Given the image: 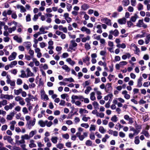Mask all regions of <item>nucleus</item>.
Segmentation results:
<instances>
[{
  "instance_id": "obj_1",
  "label": "nucleus",
  "mask_w": 150,
  "mask_h": 150,
  "mask_svg": "<svg viewBox=\"0 0 150 150\" xmlns=\"http://www.w3.org/2000/svg\"><path fill=\"white\" fill-rule=\"evenodd\" d=\"M35 122L36 119L35 118H33V120H30L29 121L27 122L26 124V126L27 128L29 129H30L32 127L35 125Z\"/></svg>"
},
{
  "instance_id": "obj_2",
  "label": "nucleus",
  "mask_w": 150,
  "mask_h": 150,
  "mask_svg": "<svg viewBox=\"0 0 150 150\" xmlns=\"http://www.w3.org/2000/svg\"><path fill=\"white\" fill-rule=\"evenodd\" d=\"M101 21L103 23H105L108 26H111L112 23L111 20L106 17H102L101 18Z\"/></svg>"
},
{
  "instance_id": "obj_3",
  "label": "nucleus",
  "mask_w": 150,
  "mask_h": 150,
  "mask_svg": "<svg viewBox=\"0 0 150 150\" xmlns=\"http://www.w3.org/2000/svg\"><path fill=\"white\" fill-rule=\"evenodd\" d=\"M130 48L134 51L135 53L138 54L140 53V50L137 46L134 44L132 43L131 45Z\"/></svg>"
},
{
  "instance_id": "obj_4",
  "label": "nucleus",
  "mask_w": 150,
  "mask_h": 150,
  "mask_svg": "<svg viewBox=\"0 0 150 150\" xmlns=\"http://www.w3.org/2000/svg\"><path fill=\"white\" fill-rule=\"evenodd\" d=\"M13 98V96L12 95L1 94V99H5L9 100L11 99H12Z\"/></svg>"
},
{
  "instance_id": "obj_5",
  "label": "nucleus",
  "mask_w": 150,
  "mask_h": 150,
  "mask_svg": "<svg viewBox=\"0 0 150 150\" xmlns=\"http://www.w3.org/2000/svg\"><path fill=\"white\" fill-rule=\"evenodd\" d=\"M124 117L125 120L128 121L129 124H132L133 123L134 120L133 118L130 117L128 115H125L124 116Z\"/></svg>"
},
{
  "instance_id": "obj_6",
  "label": "nucleus",
  "mask_w": 150,
  "mask_h": 150,
  "mask_svg": "<svg viewBox=\"0 0 150 150\" xmlns=\"http://www.w3.org/2000/svg\"><path fill=\"white\" fill-rule=\"evenodd\" d=\"M41 98L45 100H47L49 99L47 96L45 94L44 91H41Z\"/></svg>"
},
{
  "instance_id": "obj_7",
  "label": "nucleus",
  "mask_w": 150,
  "mask_h": 150,
  "mask_svg": "<svg viewBox=\"0 0 150 150\" xmlns=\"http://www.w3.org/2000/svg\"><path fill=\"white\" fill-rule=\"evenodd\" d=\"M80 30L83 32H85L87 34L90 35L91 33L90 30L85 26H83L81 27Z\"/></svg>"
},
{
  "instance_id": "obj_8",
  "label": "nucleus",
  "mask_w": 150,
  "mask_h": 150,
  "mask_svg": "<svg viewBox=\"0 0 150 150\" xmlns=\"http://www.w3.org/2000/svg\"><path fill=\"white\" fill-rule=\"evenodd\" d=\"M13 23L15 25V26L12 28H9L8 29V32L9 33H11L12 32L15 31L16 28V26L17 25V23L14 21L13 22Z\"/></svg>"
},
{
  "instance_id": "obj_9",
  "label": "nucleus",
  "mask_w": 150,
  "mask_h": 150,
  "mask_svg": "<svg viewBox=\"0 0 150 150\" xmlns=\"http://www.w3.org/2000/svg\"><path fill=\"white\" fill-rule=\"evenodd\" d=\"M15 104L14 103H10L9 105H6L4 107V109L6 111H8L9 110H11L14 107Z\"/></svg>"
},
{
  "instance_id": "obj_10",
  "label": "nucleus",
  "mask_w": 150,
  "mask_h": 150,
  "mask_svg": "<svg viewBox=\"0 0 150 150\" xmlns=\"http://www.w3.org/2000/svg\"><path fill=\"white\" fill-rule=\"evenodd\" d=\"M109 33L110 34H112L115 37L118 36L119 34V32L117 29H115L114 30H111L109 31Z\"/></svg>"
},
{
  "instance_id": "obj_11",
  "label": "nucleus",
  "mask_w": 150,
  "mask_h": 150,
  "mask_svg": "<svg viewBox=\"0 0 150 150\" xmlns=\"http://www.w3.org/2000/svg\"><path fill=\"white\" fill-rule=\"evenodd\" d=\"M48 122V121L45 120L43 121L42 120H40L38 122V124L42 127H44L45 126L46 124Z\"/></svg>"
},
{
  "instance_id": "obj_12",
  "label": "nucleus",
  "mask_w": 150,
  "mask_h": 150,
  "mask_svg": "<svg viewBox=\"0 0 150 150\" xmlns=\"http://www.w3.org/2000/svg\"><path fill=\"white\" fill-rule=\"evenodd\" d=\"M88 136V133L87 132H84L83 133V135H81L78 137L80 141H83L85 137Z\"/></svg>"
},
{
  "instance_id": "obj_13",
  "label": "nucleus",
  "mask_w": 150,
  "mask_h": 150,
  "mask_svg": "<svg viewBox=\"0 0 150 150\" xmlns=\"http://www.w3.org/2000/svg\"><path fill=\"white\" fill-rule=\"evenodd\" d=\"M16 124V122L15 120H13L10 122V129L11 130L13 131L14 129L15 125Z\"/></svg>"
},
{
  "instance_id": "obj_14",
  "label": "nucleus",
  "mask_w": 150,
  "mask_h": 150,
  "mask_svg": "<svg viewBox=\"0 0 150 150\" xmlns=\"http://www.w3.org/2000/svg\"><path fill=\"white\" fill-rule=\"evenodd\" d=\"M27 72V77L33 76H35L34 74L32 73L29 68H27L26 69Z\"/></svg>"
},
{
  "instance_id": "obj_15",
  "label": "nucleus",
  "mask_w": 150,
  "mask_h": 150,
  "mask_svg": "<svg viewBox=\"0 0 150 150\" xmlns=\"http://www.w3.org/2000/svg\"><path fill=\"white\" fill-rule=\"evenodd\" d=\"M112 89L111 83H108L105 86V91L106 92H108Z\"/></svg>"
},
{
  "instance_id": "obj_16",
  "label": "nucleus",
  "mask_w": 150,
  "mask_h": 150,
  "mask_svg": "<svg viewBox=\"0 0 150 150\" xmlns=\"http://www.w3.org/2000/svg\"><path fill=\"white\" fill-rule=\"evenodd\" d=\"M17 8H20L21 9V12H24L26 11V9L25 7L22 6L20 5H17Z\"/></svg>"
},
{
  "instance_id": "obj_17",
  "label": "nucleus",
  "mask_w": 150,
  "mask_h": 150,
  "mask_svg": "<svg viewBox=\"0 0 150 150\" xmlns=\"http://www.w3.org/2000/svg\"><path fill=\"white\" fill-rule=\"evenodd\" d=\"M79 98V96L73 95L71 97V102L72 103H75V100L78 99Z\"/></svg>"
},
{
  "instance_id": "obj_18",
  "label": "nucleus",
  "mask_w": 150,
  "mask_h": 150,
  "mask_svg": "<svg viewBox=\"0 0 150 150\" xmlns=\"http://www.w3.org/2000/svg\"><path fill=\"white\" fill-rule=\"evenodd\" d=\"M13 39L18 43H21L22 39L21 38L19 37L18 36L16 35L13 37Z\"/></svg>"
},
{
  "instance_id": "obj_19",
  "label": "nucleus",
  "mask_w": 150,
  "mask_h": 150,
  "mask_svg": "<svg viewBox=\"0 0 150 150\" xmlns=\"http://www.w3.org/2000/svg\"><path fill=\"white\" fill-rule=\"evenodd\" d=\"M126 19L125 18H122L118 20V23L120 24H125L126 23Z\"/></svg>"
},
{
  "instance_id": "obj_20",
  "label": "nucleus",
  "mask_w": 150,
  "mask_h": 150,
  "mask_svg": "<svg viewBox=\"0 0 150 150\" xmlns=\"http://www.w3.org/2000/svg\"><path fill=\"white\" fill-rule=\"evenodd\" d=\"M53 42L52 40L49 41L48 42V48L49 49H53L54 48V47L52 46L53 44Z\"/></svg>"
},
{
  "instance_id": "obj_21",
  "label": "nucleus",
  "mask_w": 150,
  "mask_h": 150,
  "mask_svg": "<svg viewBox=\"0 0 150 150\" xmlns=\"http://www.w3.org/2000/svg\"><path fill=\"white\" fill-rule=\"evenodd\" d=\"M122 4L124 6H128L130 3L129 0H123L122 1Z\"/></svg>"
},
{
  "instance_id": "obj_22",
  "label": "nucleus",
  "mask_w": 150,
  "mask_h": 150,
  "mask_svg": "<svg viewBox=\"0 0 150 150\" xmlns=\"http://www.w3.org/2000/svg\"><path fill=\"white\" fill-rule=\"evenodd\" d=\"M23 45L27 49H29L31 46V44L30 42H26L23 43Z\"/></svg>"
},
{
  "instance_id": "obj_23",
  "label": "nucleus",
  "mask_w": 150,
  "mask_h": 150,
  "mask_svg": "<svg viewBox=\"0 0 150 150\" xmlns=\"http://www.w3.org/2000/svg\"><path fill=\"white\" fill-rule=\"evenodd\" d=\"M7 104V100H3L0 101V108L2 107V106L6 105Z\"/></svg>"
},
{
  "instance_id": "obj_24",
  "label": "nucleus",
  "mask_w": 150,
  "mask_h": 150,
  "mask_svg": "<svg viewBox=\"0 0 150 150\" xmlns=\"http://www.w3.org/2000/svg\"><path fill=\"white\" fill-rule=\"evenodd\" d=\"M110 120L113 122H116L118 120V118L117 116L115 115L111 117Z\"/></svg>"
},
{
  "instance_id": "obj_25",
  "label": "nucleus",
  "mask_w": 150,
  "mask_h": 150,
  "mask_svg": "<svg viewBox=\"0 0 150 150\" xmlns=\"http://www.w3.org/2000/svg\"><path fill=\"white\" fill-rule=\"evenodd\" d=\"M90 99L91 100L94 101L96 100V98L95 96V93L94 92H92L90 94Z\"/></svg>"
},
{
  "instance_id": "obj_26",
  "label": "nucleus",
  "mask_w": 150,
  "mask_h": 150,
  "mask_svg": "<svg viewBox=\"0 0 150 150\" xmlns=\"http://www.w3.org/2000/svg\"><path fill=\"white\" fill-rule=\"evenodd\" d=\"M58 138L57 137H52L51 139L52 142L54 144H56L57 142Z\"/></svg>"
},
{
  "instance_id": "obj_27",
  "label": "nucleus",
  "mask_w": 150,
  "mask_h": 150,
  "mask_svg": "<svg viewBox=\"0 0 150 150\" xmlns=\"http://www.w3.org/2000/svg\"><path fill=\"white\" fill-rule=\"evenodd\" d=\"M96 28L98 29L97 32L99 33H101L102 32L101 25H98L96 26Z\"/></svg>"
},
{
  "instance_id": "obj_28",
  "label": "nucleus",
  "mask_w": 150,
  "mask_h": 150,
  "mask_svg": "<svg viewBox=\"0 0 150 150\" xmlns=\"http://www.w3.org/2000/svg\"><path fill=\"white\" fill-rule=\"evenodd\" d=\"M90 39L89 36L87 35L85 37H83L81 39V41L83 42H86L87 40H89Z\"/></svg>"
},
{
  "instance_id": "obj_29",
  "label": "nucleus",
  "mask_w": 150,
  "mask_h": 150,
  "mask_svg": "<svg viewBox=\"0 0 150 150\" xmlns=\"http://www.w3.org/2000/svg\"><path fill=\"white\" fill-rule=\"evenodd\" d=\"M62 68L64 70L66 71L69 72L70 71V69L66 65H64L62 67Z\"/></svg>"
},
{
  "instance_id": "obj_30",
  "label": "nucleus",
  "mask_w": 150,
  "mask_h": 150,
  "mask_svg": "<svg viewBox=\"0 0 150 150\" xmlns=\"http://www.w3.org/2000/svg\"><path fill=\"white\" fill-rule=\"evenodd\" d=\"M139 17L137 15V14H135L134 16L131 17L130 19V20L131 21L134 22L136 21L137 19Z\"/></svg>"
},
{
  "instance_id": "obj_31",
  "label": "nucleus",
  "mask_w": 150,
  "mask_h": 150,
  "mask_svg": "<svg viewBox=\"0 0 150 150\" xmlns=\"http://www.w3.org/2000/svg\"><path fill=\"white\" fill-rule=\"evenodd\" d=\"M22 88H19L18 90H14V94L17 95H19L20 93H21L22 91Z\"/></svg>"
},
{
  "instance_id": "obj_32",
  "label": "nucleus",
  "mask_w": 150,
  "mask_h": 150,
  "mask_svg": "<svg viewBox=\"0 0 150 150\" xmlns=\"http://www.w3.org/2000/svg\"><path fill=\"white\" fill-rule=\"evenodd\" d=\"M35 52L37 53V56H41L42 54L40 52V48H36L35 49Z\"/></svg>"
},
{
  "instance_id": "obj_33",
  "label": "nucleus",
  "mask_w": 150,
  "mask_h": 150,
  "mask_svg": "<svg viewBox=\"0 0 150 150\" xmlns=\"http://www.w3.org/2000/svg\"><path fill=\"white\" fill-rule=\"evenodd\" d=\"M92 90V88L90 86H88L86 87V89L85 91L84 92L86 94H88L89 93L90 91Z\"/></svg>"
},
{
  "instance_id": "obj_34",
  "label": "nucleus",
  "mask_w": 150,
  "mask_h": 150,
  "mask_svg": "<svg viewBox=\"0 0 150 150\" xmlns=\"http://www.w3.org/2000/svg\"><path fill=\"white\" fill-rule=\"evenodd\" d=\"M92 105L94 109H96L98 108L99 104L96 101H94L92 103Z\"/></svg>"
},
{
  "instance_id": "obj_35",
  "label": "nucleus",
  "mask_w": 150,
  "mask_h": 150,
  "mask_svg": "<svg viewBox=\"0 0 150 150\" xmlns=\"http://www.w3.org/2000/svg\"><path fill=\"white\" fill-rule=\"evenodd\" d=\"M66 61L68 62L70 65L73 66L75 64L74 62L72 61L71 59L69 58L66 60Z\"/></svg>"
},
{
  "instance_id": "obj_36",
  "label": "nucleus",
  "mask_w": 150,
  "mask_h": 150,
  "mask_svg": "<svg viewBox=\"0 0 150 150\" xmlns=\"http://www.w3.org/2000/svg\"><path fill=\"white\" fill-rule=\"evenodd\" d=\"M88 111L85 109L80 108L79 109V113L81 114L88 113Z\"/></svg>"
},
{
  "instance_id": "obj_37",
  "label": "nucleus",
  "mask_w": 150,
  "mask_h": 150,
  "mask_svg": "<svg viewBox=\"0 0 150 150\" xmlns=\"http://www.w3.org/2000/svg\"><path fill=\"white\" fill-rule=\"evenodd\" d=\"M123 127V126L120 125V123H118L116 125L115 128L117 130H120V129Z\"/></svg>"
},
{
  "instance_id": "obj_38",
  "label": "nucleus",
  "mask_w": 150,
  "mask_h": 150,
  "mask_svg": "<svg viewBox=\"0 0 150 150\" xmlns=\"http://www.w3.org/2000/svg\"><path fill=\"white\" fill-rule=\"evenodd\" d=\"M116 46L118 48H121L122 49H124L126 47V45L125 43L122 44H118L116 45Z\"/></svg>"
},
{
  "instance_id": "obj_39",
  "label": "nucleus",
  "mask_w": 150,
  "mask_h": 150,
  "mask_svg": "<svg viewBox=\"0 0 150 150\" xmlns=\"http://www.w3.org/2000/svg\"><path fill=\"white\" fill-rule=\"evenodd\" d=\"M56 146L57 148L60 149H61L64 147V144L62 143H59L57 144L56 145Z\"/></svg>"
},
{
  "instance_id": "obj_40",
  "label": "nucleus",
  "mask_w": 150,
  "mask_h": 150,
  "mask_svg": "<svg viewBox=\"0 0 150 150\" xmlns=\"http://www.w3.org/2000/svg\"><path fill=\"white\" fill-rule=\"evenodd\" d=\"M30 138L29 135L27 134H25L24 135H22L21 137V138L23 139L24 140V139H29Z\"/></svg>"
},
{
  "instance_id": "obj_41",
  "label": "nucleus",
  "mask_w": 150,
  "mask_h": 150,
  "mask_svg": "<svg viewBox=\"0 0 150 150\" xmlns=\"http://www.w3.org/2000/svg\"><path fill=\"white\" fill-rule=\"evenodd\" d=\"M39 30L42 34H45L47 32V31H45V28L43 27H42L40 28Z\"/></svg>"
},
{
  "instance_id": "obj_42",
  "label": "nucleus",
  "mask_w": 150,
  "mask_h": 150,
  "mask_svg": "<svg viewBox=\"0 0 150 150\" xmlns=\"http://www.w3.org/2000/svg\"><path fill=\"white\" fill-rule=\"evenodd\" d=\"M64 81H65L69 82H74V80L71 77L69 78H65L64 79Z\"/></svg>"
},
{
  "instance_id": "obj_43",
  "label": "nucleus",
  "mask_w": 150,
  "mask_h": 150,
  "mask_svg": "<svg viewBox=\"0 0 150 150\" xmlns=\"http://www.w3.org/2000/svg\"><path fill=\"white\" fill-rule=\"evenodd\" d=\"M105 115L104 114L103 112H98L96 116L101 118L104 117Z\"/></svg>"
},
{
  "instance_id": "obj_44",
  "label": "nucleus",
  "mask_w": 150,
  "mask_h": 150,
  "mask_svg": "<svg viewBox=\"0 0 150 150\" xmlns=\"http://www.w3.org/2000/svg\"><path fill=\"white\" fill-rule=\"evenodd\" d=\"M36 133L37 131L35 130L31 131L29 133V136L30 138L32 137Z\"/></svg>"
},
{
  "instance_id": "obj_45",
  "label": "nucleus",
  "mask_w": 150,
  "mask_h": 150,
  "mask_svg": "<svg viewBox=\"0 0 150 150\" xmlns=\"http://www.w3.org/2000/svg\"><path fill=\"white\" fill-rule=\"evenodd\" d=\"M21 74L19 76V77L22 78H25L26 77V74L25 73V71L23 70L21 71Z\"/></svg>"
},
{
  "instance_id": "obj_46",
  "label": "nucleus",
  "mask_w": 150,
  "mask_h": 150,
  "mask_svg": "<svg viewBox=\"0 0 150 150\" xmlns=\"http://www.w3.org/2000/svg\"><path fill=\"white\" fill-rule=\"evenodd\" d=\"M17 64V61H14L11 62V64L9 65L10 67L12 68L13 66L16 65Z\"/></svg>"
},
{
  "instance_id": "obj_47",
  "label": "nucleus",
  "mask_w": 150,
  "mask_h": 150,
  "mask_svg": "<svg viewBox=\"0 0 150 150\" xmlns=\"http://www.w3.org/2000/svg\"><path fill=\"white\" fill-rule=\"evenodd\" d=\"M141 134H144L146 137H148L149 136V134L147 131L143 130Z\"/></svg>"
},
{
  "instance_id": "obj_48",
  "label": "nucleus",
  "mask_w": 150,
  "mask_h": 150,
  "mask_svg": "<svg viewBox=\"0 0 150 150\" xmlns=\"http://www.w3.org/2000/svg\"><path fill=\"white\" fill-rule=\"evenodd\" d=\"M86 145L88 146H91L92 144V142L90 140H88L86 141Z\"/></svg>"
},
{
  "instance_id": "obj_49",
  "label": "nucleus",
  "mask_w": 150,
  "mask_h": 150,
  "mask_svg": "<svg viewBox=\"0 0 150 150\" xmlns=\"http://www.w3.org/2000/svg\"><path fill=\"white\" fill-rule=\"evenodd\" d=\"M140 142V140H139V137L138 136H136L135 138L134 143L136 144H138Z\"/></svg>"
},
{
  "instance_id": "obj_50",
  "label": "nucleus",
  "mask_w": 150,
  "mask_h": 150,
  "mask_svg": "<svg viewBox=\"0 0 150 150\" xmlns=\"http://www.w3.org/2000/svg\"><path fill=\"white\" fill-rule=\"evenodd\" d=\"M70 43H71V45L73 47H76L77 45V44L75 42L74 40H71L70 41Z\"/></svg>"
},
{
  "instance_id": "obj_51",
  "label": "nucleus",
  "mask_w": 150,
  "mask_h": 150,
  "mask_svg": "<svg viewBox=\"0 0 150 150\" xmlns=\"http://www.w3.org/2000/svg\"><path fill=\"white\" fill-rule=\"evenodd\" d=\"M99 131L102 134H104L105 132V130L102 126H100L99 127Z\"/></svg>"
},
{
  "instance_id": "obj_52",
  "label": "nucleus",
  "mask_w": 150,
  "mask_h": 150,
  "mask_svg": "<svg viewBox=\"0 0 150 150\" xmlns=\"http://www.w3.org/2000/svg\"><path fill=\"white\" fill-rule=\"evenodd\" d=\"M25 143V141L23 139H22L16 142V143L18 145L20 144H24Z\"/></svg>"
},
{
  "instance_id": "obj_53",
  "label": "nucleus",
  "mask_w": 150,
  "mask_h": 150,
  "mask_svg": "<svg viewBox=\"0 0 150 150\" xmlns=\"http://www.w3.org/2000/svg\"><path fill=\"white\" fill-rule=\"evenodd\" d=\"M90 80H88L86 81L85 83H83V86L84 87H85L86 86H88L90 83Z\"/></svg>"
},
{
  "instance_id": "obj_54",
  "label": "nucleus",
  "mask_w": 150,
  "mask_h": 150,
  "mask_svg": "<svg viewBox=\"0 0 150 150\" xmlns=\"http://www.w3.org/2000/svg\"><path fill=\"white\" fill-rule=\"evenodd\" d=\"M21 108L19 106H17L16 107H15L14 108V111L16 112V111L19 112L21 111Z\"/></svg>"
},
{
  "instance_id": "obj_55",
  "label": "nucleus",
  "mask_w": 150,
  "mask_h": 150,
  "mask_svg": "<svg viewBox=\"0 0 150 150\" xmlns=\"http://www.w3.org/2000/svg\"><path fill=\"white\" fill-rule=\"evenodd\" d=\"M119 135L120 137L123 138L125 136V134L123 132L121 131L119 132Z\"/></svg>"
},
{
  "instance_id": "obj_56",
  "label": "nucleus",
  "mask_w": 150,
  "mask_h": 150,
  "mask_svg": "<svg viewBox=\"0 0 150 150\" xmlns=\"http://www.w3.org/2000/svg\"><path fill=\"white\" fill-rule=\"evenodd\" d=\"M62 137L66 139H69V136L68 133L63 134L62 135Z\"/></svg>"
},
{
  "instance_id": "obj_57",
  "label": "nucleus",
  "mask_w": 150,
  "mask_h": 150,
  "mask_svg": "<svg viewBox=\"0 0 150 150\" xmlns=\"http://www.w3.org/2000/svg\"><path fill=\"white\" fill-rule=\"evenodd\" d=\"M89 8V6L86 4H84L81 6V8L83 10H85Z\"/></svg>"
},
{
  "instance_id": "obj_58",
  "label": "nucleus",
  "mask_w": 150,
  "mask_h": 150,
  "mask_svg": "<svg viewBox=\"0 0 150 150\" xmlns=\"http://www.w3.org/2000/svg\"><path fill=\"white\" fill-rule=\"evenodd\" d=\"M22 111L24 114H25L28 113V111L26 108L25 107L23 108Z\"/></svg>"
},
{
  "instance_id": "obj_59",
  "label": "nucleus",
  "mask_w": 150,
  "mask_h": 150,
  "mask_svg": "<svg viewBox=\"0 0 150 150\" xmlns=\"http://www.w3.org/2000/svg\"><path fill=\"white\" fill-rule=\"evenodd\" d=\"M22 80L20 79H18L17 80L16 83L18 85H21L22 83Z\"/></svg>"
},
{
  "instance_id": "obj_60",
  "label": "nucleus",
  "mask_w": 150,
  "mask_h": 150,
  "mask_svg": "<svg viewBox=\"0 0 150 150\" xmlns=\"http://www.w3.org/2000/svg\"><path fill=\"white\" fill-rule=\"evenodd\" d=\"M96 130V126L94 125H91L90 128V131H95Z\"/></svg>"
},
{
  "instance_id": "obj_61",
  "label": "nucleus",
  "mask_w": 150,
  "mask_h": 150,
  "mask_svg": "<svg viewBox=\"0 0 150 150\" xmlns=\"http://www.w3.org/2000/svg\"><path fill=\"white\" fill-rule=\"evenodd\" d=\"M85 48L87 50H89L91 49L90 45L88 43H86L85 44Z\"/></svg>"
},
{
  "instance_id": "obj_62",
  "label": "nucleus",
  "mask_w": 150,
  "mask_h": 150,
  "mask_svg": "<svg viewBox=\"0 0 150 150\" xmlns=\"http://www.w3.org/2000/svg\"><path fill=\"white\" fill-rule=\"evenodd\" d=\"M40 46L41 48H43L46 47V45L44 42H41L40 43Z\"/></svg>"
},
{
  "instance_id": "obj_63",
  "label": "nucleus",
  "mask_w": 150,
  "mask_h": 150,
  "mask_svg": "<svg viewBox=\"0 0 150 150\" xmlns=\"http://www.w3.org/2000/svg\"><path fill=\"white\" fill-rule=\"evenodd\" d=\"M72 7L71 5L70 4H68L67 5V8L69 11H71Z\"/></svg>"
},
{
  "instance_id": "obj_64",
  "label": "nucleus",
  "mask_w": 150,
  "mask_h": 150,
  "mask_svg": "<svg viewBox=\"0 0 150 150\" xmlns=\"http://www.w3.org/2000/svg\"><path fill=\"white\" fill-rule=\"evenodd\" d=\"M81 126L83 127H85V128H87L89 127V125L87 123H82L81 124Z\"/></svg>"
}]
</instances>
